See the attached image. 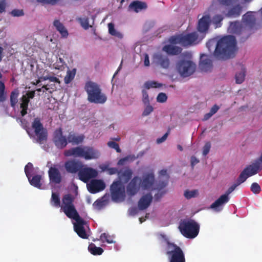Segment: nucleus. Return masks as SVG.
Instances as JSON below:
<instances>
[{
  "mask_svg": "<svg viewBox=\"0 0 262 262\" xmlns=\"http://www.w3.org/2000/svg\"><path fill=\"white\" fill-rule=\"evenodd\" d=\"M74 201V198L72 194L64 195L62 199L61 209L67 217L76 221L74 224V229L77 235L82 238L87 239L89 235L84 227L86 222L80 216L73 204Z\"/></svg>",
  "mask_w": 262,
  "mask_h": 262,
  "instance_id": "nucleus-1",
  "label": "nucleus"
},
{
  "mask_svg": "<svg viewBox=\"0 0 262 262\" xmlns=\"http://www.w3.org/2000/svg\"><path fill=\"white\" fill-rule=\"evenodd\" d=\"M237 49L235 37L232 35L224 36L218 40L213 55L217 59L227 60L235 56Z\"/></svg>",
  "mask_w": 262,
  "mask_h": 262,
  "instance_id": "nucleus-2",
  "label": "nucleus"
},
{
  "mask_svg": "<svg viewBox=\"0 0 262 262\" xmlns=\"http://www.w3.org/2000/svg\"><path fill=\"white\" fill-rule=\"evenodd\" d=\"M66 157L82 158L86 160L97 159L100 156L98 150L91 146H77L64 151Z\"/></svg>",
  "mask_w": 262,
  "mask_h": 262,
  "instance_id": "nucleus-3",
  "label": "nucleus"
},
{
  "mask_svg": "<svg viewBox=\"0 0 262 262\" xmlns=\"http://www.w3.org/2000/svg\"><path fill=\"white\" fill-rule=\"evenodd\" d=\"M84 90L88 95V100L90 102L96 104H103L107 100V97L102 92L100 85L92 81H87L84 85Z\"/></svg>",
  "mask_w": 262,
  "mask_h": 262,
  "instance_id": "nucleus-4",
  "label": "nucleus"
},
{
  "mask_svg": "<svg viewBox=\"0 0 262 262\" xmlns=\"http://www.w3.org/2000/svg\"><path fill=\"white\" fill-rule=\"evenodd\" d=\"M165 254L169 262H186L185 254L182 249L174 243L166 239Z\"/></svg>",
  "mask_w": 262,
  "mask_h": 262,
  "instance_id": "nucleus-5",
  "label": "nucleus"
},
{
  "mask_svg": "<svg viewBox=\"0 0 262 262\" xmlns=\"http://www.w3.org/2000/svg\"><path fill=\"white\" fill-rule=\"evenodd\" d=\"M179 229L185 237L194 238L199 234L200 226L193 220H183L180 222Z\"/></svg>",
  "mask_w": 262,
  "mask_h": 262,
  "instance_id": "nucleus-6",
  "label": "nucleus"
},
{
  "mask_svg": "<svg viewBox=\"0 0 262 262\" xmlns=\"http://www.w3.org/2000/svg\"><path fill=\"white\" fill-rule=\"evenodd\" d=\"M177 70L182 77H187L195 72L196 64L192 61L182 59L177 64Z\"/></svg>",
  "mask_w": 262,
  "mask_h": 262,
  "instance_id": "nucleus-7",
  "label": "nucleus"
},
{
  "mask_svg": "<svg viewBox=\"0 0 262 262\" xmlns=\"http://www.w3.org/2000/svg\"><path fill=\"white\" fill-rule=\"evenodd\" d=\"M111 198L116 202H122L125 198V187L120 181L114 182L110 187Z\"/></svg>",
  "mask_w": 262,
  "mask_h": 262,
  "instance_id": "nucleus-8",
  "label": "nucleus"
},
{
  "mask_svg": "<svg viewBox=\"0 0 262 262\" xmlns=\"http://www.w3.org/2000/svg\"><path fill=\"white\" fill-rule=\"evenodd\" d=\"M32 127L34 130L36 138V142L42 144L47 140L48 132L46 128L43 127L40 120L38 118H35L32 124Z\"/></svg>",
  "mask_w": 262,
  "mask_h": 262,
  "instance_id": "nucleus-9",
  "label": "nucleus"
},
{
  "mask_svg": "<svg viewBox=\"0 0 262 262\" xmlns=\"http://www.w3.org/2000/svg\"><path fill=\"white\" fill-rule=\"evenodd\" d=\"M239 185H238L235 182V183H234L228 189L225 194L220 196L219 199H217L214 203L211 205L210 208L213 209L216 211H220L222 208H219V207L222 205L226 204L229 201V195L232 193Z\"/></svg>",
  "mask_w": 262,
  "mask_h": 262,
  "instance_id": "nucleus-10",
  "label": "nucleus"
},
{
  "mask_svg": "<svg viewBox=\"0 0 262 262\" xmlns=\"http://www.w3.org/2000/svg\"><path fill=\"white\" fill-rule=\"evenodd\" d=\"M97 175L96 170L91 167H84L83 165L78 172L79 179L84 183L88 182L91 179L96 178Z\"/></svg>",
  "mask_w": 262,
  "mask_h": 262,
  "instance_id": "nucleus-11",
  "label": "nucleus"
},
{
  "mask_svg": "<svg viewBox=\"0 0 262 262\" xmlns=\"http://www.w3.org/2000/svg\"><path fill=\"white\" fill-rule=\"evenodd\" d=\"M53 141L55 145L59 149H63L68 143V137L63 135L61 127L57 128L54 132Z\"/></svg>",
  "mask_w": 262,
  "mask_h": 262,
  "instance_id": "nucleus-12",
  "label": "nucleus"
},
{
  "mask_svg": "<svg viewBox=\"0 0 262 262\" xmlns=\"http://www.w3.org/2000/svg\"><path fill=\"white\" fill-rule=\"evenodd\" d=\"M155 181V175L152 172L146 173L142 179L140 178V186L144 190H153Z\"/></svg>",
  "mask_w": 262,
  "mask_h": 262,
  "instance_id": "nucleus-13",
  "label": "nucleus"
},
{
  "mask_svg": "<svg viewBox=\"0 0 262 262\" xmlns=\"http://www.w3.org/2000/svg\"><path fill=\"white\" fill-rule=\"evenodd\" d=\"M255 13V12L248 11L242 17L243 23L250 30L254 29L256 26Z\"/></svg>",
  "mask_w": 262,
  "mask_h": 262,
  "instance_id": "nucleus-14",
  "label": "nucleus"
},
{
  "mask_svg": "<svg viewBox=\"0 0 262 262\" xmlns=\"http://www.w3.org/2000/svg\"><path fill=\"white\" fill-rule=\"evenodd\" d=\"M64 166L68 173H76L78 172L83 164L81 162L75 160H70L64 163Z\"/></svg>",
  "mask_w": 262,
  "mask_h": 262,
  "instance_id": "nucleus-15",
  "label": "nucleus"
},
{
  "mask_svg": "<svg viewBox=\"0 0 262 262\" xmlns=\"http://www.w3.org/2000/svg\"><path fill=\"white\" fill-rule=\"evenodd\" d=\"M48 175L51 183L59 184L62 181L61 174L55 166H51L49 168Z\"/></svg>",
  "mask_w": 262,
  "mask_h": 262,
  "instance_id": "nucleus-16",
  "label": "nucleus"
},
{
  "mask_svg": "<svg viewBox=\"0 0 262 262\" xmlns=\"http://www.w3.org/2000/svg\"><path fill=\"white\" fill-rule=\"evenodd\" d=\"M140 178L137 176L134 177L126 187V191L130 196L136 194L139 190Z\"/></svg>",
  "mask_w": 262,
  "mask_h": 262,
  "instance_id": "nucleus-17",
  "label": "nucleus"
},
{
  "mask_svg": "<svg viewBox=\"0 0 262 262\" xmlns=\"http://www.w3.org/2000/svg\"><path fill=\"white\" fill-rule=\"evenodd\" d=\"M198 38V35L196 32H192L183 35L181 34L180 40L181 41V46L184 47L191 46Z\"/></svg>",
  "mask_w": 262,
  "mask_h": 262,
  "instance_id": "nucleus-18",
  "label": "nucleus"
},
{
  "mask_svg": "<svg viewBox=\"0 0 262 262\" xmlns=\"http://www.w3.org/2000/svg\"><path fill=\"white\" fill-rule=\"evenodd\" d=\"M105 188V184L101 180H93L89 184V191L92 193H96L104 190Z\"/></svg>",
  "mask_w": 262,
  "mask_h": 262,
  "instance_id": "nucleus-19",
  "label": "nucleus"
},
{
  "mask_svg": "<svg viewBox=\"0 0 262 262\" xmlns=\"http://www.w3.org/2000/svg\"><path fill=\"white\" fill-rule=\"evenodd\" d=\"M211 23V18L209 15L203 16L198 21V30L200 32H206Z\"/></svg>",
  "mask_w": 262,
  "mask_h": 262,
  "instance_id": "nucleus-20",
  "label": "nucleus"
},
{
  "mask_svg": "<svg viewBox=\"0 0 262 262\" xmlns=\"http://www.w3.org/2000/svg\"><path fill=\"white\" fill-rule=\"evenodd\" d=\"M199 68L203 72H208L211 70L212 68V61L207 55L205 54L201 55Z\"/></svg>",
  "mask_w": 262,
  "mask_h": 262,
  "instance_id": "nucleus-21",
  "label": "nucleus"
},
{
  "mask_svg": "<svg viewBox=\"0 0 262 262\" xmlns=\"http://www.w3.org/2000/svg\"><path fill=\"white\" fill-rule=\"evenodd\" d=\"M156 63L164 69H167L170 65V61L167 56L158 53L154 56Z\"/></svg>",
  "mask_w": 262,
  "mask_h": 262,
  "instance_id": "nucleus-22",
  "label": "nucleus"
},
{
  "mask_svg": "<svg viewBox=\"0 0 262 262\" xmlns=\"http://www.w3.org/2000/svg\"><path fill=\"white\" fill-rule=\"evenodd\" d=\"M152 196L150 193L142 196L138 202V207L143 210L148 207L152 200Z\"/></svg>",
  "mask_w": 262,
  "mask_h": 262,
  "instance_id": "nucleus-23",
  "label": "nucleus"
},
{
  "mask_svg": "<svg viewBox=\"0 0 262 262\" xmlns=\"http://www.w3.org/2000/svg\"><path fill=\"white\" fill-rule=\"evenodd\" d=\"M245 169H247V172L251 177L256 174L262 169V164L259 161H255L254 163L247 166Z\"/></svg>",
  "mask_w": 262,
  "mask_h": 262,
  "instance_id": "nucleus-24",
  "label": "nucleus"
},
{
  "mask_svg": "<svg viewBox=\"0 0 262 262\" xmlns=\"http://www.w3.org/2000/svg\"><path fill=\"white\" fill-rule=\"evenodd\" d=\"M84 139V135H77L73 132H70L68 136V143H72L73 145H78L81 143Z\"/></svg>",
  "mask_w": 262,
  "mask_h": 262,
  "instance_id": "nucleus-25",
  "label": "nucleus"
},
{
  "mask_svg": "<svg viewBox=\"0 0 262 262\" xmlns=\"http://www.w3.org/2000/svg\"><path fill=\"white\" fill-rule=\"evenodd\" d=\"M147 8V6L146 3L139 1H134L129 5V9L133 10L137 13L142 10H145Z\"/></svg>",
  "mask_w": 262,
  "mask_h": 262,
  "instance_id": "nucleus-26",
  "label": "nucleus"
},
{
  "mask_svg": "<svg viewBox=\"0 0 262 262\" xmlns=\"http://www.w3.org/2000/svg\"><path fill=\"white\" fill-rule=\"evenodd\" d=\"M242 8V7L239 4H237L228 10V12L226 14V16L228 17H237L241 15Z\"/></svg>",
  "mask_w": 262,
  "mask_h": 262,
  "instance_id": "nucleus-27",
  "label": "nucleus"
},
{
  "mask_svg": "<svg viewBox=\"0 0 262 262\" xmlns=\"http://www.w3.org/2000/svg\"><path fill=\"white\" fill-rule=\"evenodd\" d=\"M53 25L62 37L67 38L68 36L69 33L67 29L59 20L55 19L53 22Z\"/></svg>",
  "mask_w": 262,
  "mask_h": 262,
  "instance_id": "nucleus-28",
  "label": "nucleus"
},
{
  "mask_svg": "<svg viewBox=\"0 0 262 262\" xmlns=\"http://www.w3.org/2000/svg\"><path fill=\"white\" fill-rule=\"evenodd\" d=\"M163 51H165L168 54L172 55H177L182 52L181 48L171 45H165L163 48Z\"/></svg>",
  "mask_w": 262,
  "mask_h": 262,
  "instance_id": "nucleus-29",
  "label": "nucleus"
},
{
  "mask_svg": "<svg viewBox=\"0 0 262 262\" xmlns=\"http://www.w3.org/2000/svg\"><path fill=\"white\" fill-rule=\"evenodd\" d=\"M242 26L239 21H234L230 23L228 31L233 34H239L241 33Z\"/></svg>",
  "mask_w": 262,
  "mask_h": 262,
  "instance_id": "nucleus-30",
  "label": "nucleus"
},
{
  "mask_svg": "<svg viewBox=\"0 0 262 262\" xmlns=\"http://www.w3.org/2000/svg\"><path fill=\"white\" fill-rule=\"evenodd\" d=\"M132 174L133 171L129 168L125 169L122 172H118V176L124 183H126L130 180L132 177Z\"/></svg>",
  "mask_w": 262,
  "mask_h": 262,
  "instance_id": "nucleus-31",
  "label": "nucleus"
},
{
  "mask_svg": "<svg viewBox=\"0 0 262 262\" xmlns=\"http://www.w3.org/2000/svg\"><path fill=\"white\" fill-rule=\"evenodd\" d=\"M27 178L28 179L30 184L32 186H34L35 187H36L37 188H41V184L40 183V181H41V176L37 174V175L33 176L31 178V175L30 177H27Z\"/></svg>",
  "mask_w": 262,
  "mask_h": 262,
  "instance_id": "nucleus-32",
  "label": "nucleus"
},
{
  "mask_svg": "<svg viewBox=\"0 0 262 262\" xmlns=\"http://www.w3.org/2000/svg\"><path fill=\"white\" fill-rule=\"evenodd\" d=\"M20 101V107L21 109L20 114L22 117H24L27 114L28 104L30 101L26 98L25 96H22Z\"/></svg>",
  "mask_w": 262,
  "mask_h": 262,
  "instance_id": "nucleus-33",
  "label": "nucleus"
},
{
  "mask_svg": "<svg viewBox=\"0 0 262 262\" xmlns=\"http://www.w3.org/2000/svg\"><path fill=\"white\" fill-rule=\"evenodd\" d=\"M88 250L90 252L94 255H100L103 252V249L99 247H97L94 244L91 243L88 247Z\"/></svg>",
  "mask_w": 262,
  "mask_h": 262,
  "instance_id": "nucleus-34",
  "label": "nucleus"
},
{
  "mask_svg": "<svg viewBox=\"0 0 262 262\" xmlns=\"http://www.w3.org/2000/svg\"><path fill=\"white\" fill-rule=\"evenodd\" d=\"M19 95V91L17 89H15L11 92L10 96V105L13 108H15L18 102V97Z\"/></svg>",
  "mask_w": 262,
  "mask_h": 262,
  "instance_id": "nucleus-35",
  "label": "nucleus"
},
{
  "mask_svg": "<svg viewBox=\"0 0 262 262\" xmlns=\"http://www.w3.org/2000/svg\"><path fill=\"white\" fill-rule=\"evenodd\" d=\"M224 19V16L221 14H216L211 19V23L215 28L221 27L222 25V21Z\"/></svg>",
  "mask_w": 262,
  "mask_h": 262,
  "instance_id": "nucleus-36",
  "label": "nucleus"
},
{
  "mask_svg": "<svg viewBox=\"0 0 262 262\" xmlns=\"http://www.w3.org/2000/svg\"><path fill=\"white\" fill-rule=\"evenodd\" d=\"M76 74V69H73L72 70H68L67 75L64 77V81L66 84L70 83L74 78Z\"/></svg>",
  "mask_w": 262,
  "mask_h": 262,
  "instance_id": "nucleus-37",
  "label": "nucleus"
},
{
  "mask_svg": "<svg viewBox=\"0 0 262 262\" xmlns=\"http://www.w3.org/2000/svg\"><path fill=\"white\" fill-rule=\"evenodd\" d=\"M247 169H244L240 173L239 177L237 179L236 182L238 184L241 185L242 183H244L247 179L249 177V175L248 172H247Z\"/></svg>",
  "mask_w": 262,
  "mask_h": 262,
  "instance_id": "nucleus-38",
  "label": "nucleus"
},
{
  "mask_svg": "<svg viewBox=\"0 0 262 262\" xmlns=\"http://www.w3.org/2000/svg\"><path fill=\"white\" fill-rule=\"evenodd\" d=\"M108 31L110 34L112 35L116 36L118 38H121L123 37L122 34L116 31V30L115 29L114 25L112 23H109L108 24Z\"/></svg>",
  "mask_w": 262,
  "mask_h": 262,
  "instance_id": "nucleus-39",
  "label": "nucleus"
},
{
  "mask_svg": "<svg viewBox=\"0 0 262 262\" xmlns=\"http://www.w3.org/2000/svg\"><path fill=\"white\" fill-rule=\"evenodd\" d=\"M51 202L54 207H59L60 206V201L59 195L56 193H52Z\"/></svg>",
  "mask_w": 262,
  "mask_h": 262,
  "instance_id": "nucleus-40",
  "label": "nucleus"
},
{
  "mask_svg": "<svg viewBox=\"0 0 262 262\" xmlns=\"http://www.w3.org/2000/svg\"><path fill=\"white\" fill-rule=\"evenodd\" d=\"M6 99V92L4 82L0 81V103L4 102Z\"/></svg>",
  "mask_w": 262,
  "mask_h": 262,
  "instance_id": "nucleus-41",
  "label": "nucleus"
},
{
  "mask_svg": "<svg viewBox=\"0 0 262 262\" xmlns=\"http://www.w3.org/2000/svg\"><path fill=\"white\" fill-rule=\"evenodd\" d=\"M245 77V70L244 69H243L241 72H237L235 74L236 82L238 84L242 83L244 81Z\"/></svg>",
  "mask_w": 262,
  "mask_h": 262,
  "instance_id": "nucleus-42",
  "label": "nucleus"
},
{
  "mask_svg": "<svg viewBox=\"0 0 262 262\" xmlns=\"http://www.w3.org/2000/svg\"><path fill=\"white\" fill-rule=\"evenodd\" d=\"M198 194V191L197 190H186L184 192V196L187 199H190L192 198H194L197 196Z\"/></svg>",
  "mask_w": 262,
  "mask_h": 262,
  "instance_id": "nucleus-43",
  "label": "nucleus"
},
{
  "mask_svg": "<svg viewBox=\"0 0 262 262\" xmlns=\"http://www.w3.org/2000/svg\"><path fill=\"white\" fill-rule=\"evenodd\" d=\"M100 239L103 242H106L108 244H112L114 243L115 242L114 241L113 238L108 234H106L105 233H103L101 234L100 235Z\"/></svg>",
  "mask_w": 262,
  "mask_h": 262,
  "instance_id": "nucleus-44",
  "label": "nucleus"
},
{
  "mask_svg": "<svg viewBox=\"0 0 262 262\" xmlns=\"http://www.w3.org/2000/svg\"><path fill=\"white\" fill-rule=\"evenodd\" d=\"M250 190L253 193L257 194L260 192L261 188L258 183L254 182L251 184Z\"/></svg>",
  "mask_w": 262,
  "mask_h": 262,
  "instance_id": "nucleus-45",
  "label": "nucleus"
},
{
  "mask_svg": "<svg viewBox=\"0 0 262 262\" xmlns=\"http://www.w3.org/2000/svg\"><path fill=\"white\" fill-rule=\"evenodd\" d=\"M33 169V164L29 162L28 163L25 167V172L27 177H29L31 175V172Z\"/></svg>",
  "mask_w": 262,
  "mask_h": 262,
  "instance_id": "nucleus-46",
  "label": "nucleus"
},
{
  "mask_svg": "<svg viewBox=\"0 0 262 262\" xmlns=\"http://www.w3.org/2000/svg\"><path fill=\"white\" fill-rule=\"evenodd\" d=\"M167 185V181H159V182L156 183V187L154 188L155 190H161L164 187H165Z\"/></svg>",
  "mask_w": 262,
  "mask_h": 262,
  "instance_id": "nucleus-47",
  "label": "nucleus"
},
{
  "mask_svg": "<svg viewBox=\"0 0 262 262\" xmlns=\"http://www.w3.org/2000/svg\"><path fill=\"white\" fill-rule=\"evenodd\" d=\"M181 34L171 36L169 39V41L172 44H180L181 45Z\"/></svg>",
  "mask_w": 262,
  "mask_h": 262,
  "instance_id": "nucleus-48",
  "label": "nucleus"
},
{
  "mask_svg": "<svg viewBox=\"0 0 262 262\" xmlns=\"http://www.w3.org/2000/svg\"><path fill=\"white\" fill-rule=\"evenodd\" d=\"M107 145L110 148L115 149L116 151L118 153H120L121 152V150L118 144L114 141H109L107 143Z\"/></svg>",
  "mask_w": 262,
  "mask_h": 262,
  "instance_id": "nucleus-49",
  "label": "nucleus"
},
{
  "mask_svg": "<svg viewBox=\"0 0 262 262\" xmlns=\"http://www.w3.org/2000/svg\"><path fill=\"white\" fill-rule=\"evenodd\" d=\"M160 84L155 81H146L144 83V86L147 89H149L151 88H158Z\"/></svg>",
  "mask_w": 262,
  "mask_h": 262,
  "instance_id": "nucleus-50",
  "label": "nucleus"
},
{
  "mask_svg": "<svg viewBox=\"0 0 262 262\" xmlns=\"http://www.w3.org/2000/svg\"><path fill=\"white\" fill-rule=\"evenodd\" d=\"M167 97L166 94L164 93H160L158 94L157 97V101L158 102L164 103L166 101Z\"/></svg>",
  "mask_w": 262,
  "mask_h": 262,
  "instance_id": "nucleus-51",
  "label": "nucleus"
},
{
  "mask_svg": "<svg viewBox=\"0 0 262 262\" xmlns=\"http://www.w3.org/2000/svg\"><path fill=\"white\" fill-rule=\"evenodd\" d=\"M211 143H210V142H207L203 147V155L204 156H206L209 153Z\"/></svg>",
  "mask_w": 262,
  "mask_h": 262,
  "instance_id": "nucleus-52",
  "label": "nucleus"
},
{
  "mask_svg": "<svg viewBox=\"0 0 262 262\" xmlns=\"http://www.w3.org/2000/svg\"><path fill=\"white\" fill-rule=\"evenodd\" d=\"M217 2L221 5L226 6L232 5L235 0H217Z\"/></svg>",
  "mask_w": 262,
  "mask_h": 262,
  "instance_id": "nucleus-53",
  "label": "nucleus"
},
{
  "mask_svg": "<svg viewBox=\"0 0 262 262\" xmlns=\"http://www.w3.org/2000/svg\"><path fill=\"white\" fill-rule=\"evenodd\" d=\"M80 22L81 23V26L83 28L85 29H87L89 28V19L88 18H80L79 19Z\"/></svg>",
  "mask_w": 262,
  "mask_h": 262,
  "instance_id": "nucleus-54",
  "label": "nucleus"
},
{
  "mask_svg": "<svg viewBox=\"0 0 262 262\" xmlns=\"http://www.w3.org/2000/svg\"><path fill=\"white\" fill-rule=\"evenodd\" d=\"M11 14L13 16H21L24 15V11L23 10H19V9H14L13 10Z\"/></svg>",
  "mask_w": 262,
  "mask_h": 262,
  "instance_id": "nucleus-55",
  "label": "nucleus"
},
{
  "mask_svg": "<svg viewBox=\"0 0 262 262\" xmlns=\"http://www.w3.org/2000/svg\"><path fill=\"white\" fill-rule=\"evenodd\" d=\"M153 111V107L149 105H148L144 110L142 115L146 116L150 114Z\"/></svg>",
  "mask_w": 262,
  "mask_h": 262,
  "instance_id": "nucleus-56",
  "label": "nucleus"
},
{
  "mask_svg": "<svg viewBox=\"0 0 262 262\" xmlns=\"http://www.w3.org/2000/svg\"><path fill=\"white\" fill-rule=\"evenodd\" d=\"M35 94V93L34 91H31L27 92L26 95H23V96H25L26 98L30 101V99H33L34 97Z\"/></svg>",
  "mask_w": 262,
  "mask_h": 262,
  "instance_id": "nucleus-57",
  "label": "nucleus"
},
{
  "mask_svg": "<svg viewBox=\"0 0 262 262\" xmlns=\"http://www.w3.org/2000/svg\"><path fill=\"white\" fill-rule=\"evenodd\" d=\"M142 95H143V102L144 104H149V101L148 99V95L147 92L143 90H142Z\"/></svg>",
  "mask_w": 262,
  "mask_h": 262,
  "instance_id": "nucleus-58",
  "label": "nucleus"
},
{
  "mask_svg": "<svg viewBox=\"0 0 262 262\" xmlns=\"http://www.w3.org/2000/svg\"><path fill=\"white\" fill-rule=\"evenodd\" d=\"M59 0H37L38 2H39L42 4H51L54 5Z\"/></svg>",
  "mask_w": 262,
  "mask_h": 262,
  "instance_id": "nucleus-59",
  "label": "nucleus"
},
{
  "mask_svg": "<svg viewBox=\"0 0 262 262\" xmlns=\"http://www.w3.org/2000/svg\"><path fill=\"white\" fill-rule=\"evenodd\" d=\"M6 7V0H0V13L5 12Z\"/></svg>",
  "mask_w": 262,
  "mask_h": 262,
  "instance_id": "nucleus-60",
  "label": "nucleus"
},
{
  "mask_svg": "<svg viewBox=\"0 0 262 262\" xmlns=\"http://www.w3.org/2000/svg\"><path fill=\"white\" fill-rule=\"evenodd\" d=\"M18 120L21 122L23 127L25 128L27 130V133L29 134V133L27 129V121L23 118H19L17 119V120Z\"/></svg>",
  "mask_w": 262,
  "mask_h": 262,
  "instance_id": "nucleus-61",
  "label": "nucleus"
},
{
  "mask_svg": "<svg viewBox=\"0 0 262 262\" xmlns=\"http://www.w3.org/2000/svg\"><path fill=\"white\" fill-rule=\"evenodd\" d=\"M168 135V132L166 133L161 138H158L157 139V143L158 144H160L163 142L167 138Z\"/></svg>",
  "mask_w": 262,
  "mask_h": 262,
  "instance_id": "nucleus-62",
  "label": "nucleus"
},
{
  "mask_svg": "<svg viewBox=\"0 0 262 262\" xmlns=\"http://www.w3.org/2000/svg\"><path fill=\"white\" fill-rule=\"evenodd\" d=\"M107 171H108V173L110 175L114 174H116L117 173L118 174V172H119L118 171V169L117 168H115V167L108 168L107 169Z\"/></svg>",
  "mask_w": 262,
  "mask_h": 262,
  "instance_id": "nucleus-63",
  "label": "nucleus"
},
{
  "mask_svg": "<svg viewBox=\"0 0 262 262\" xmlns=\"http://www.w3.org/2000/svg\"><path fill=\"white\" fill-rule=\"evenodd\" d=\"M199 162V160L195 156L191 157V165L192 167Z\"/></svg>",
  "mask_w": 262,
  "mask_h": 262,
  "instance_id": "nucleus-64",
  "label": "nucleus"
}]
</instances>
